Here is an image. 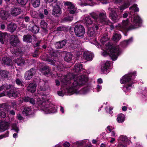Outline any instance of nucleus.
I'll return each mask as SVG.
<instances>
[{
    "label": "nucleus",
    "instance_id": "obj_35",
    "mask_svg": "<svg viewBox=\"0 0 147 147\" xmlns=\"http://www.w3.org/2000/svg\"><path fill=\"white\" fill-rule=\"evenodd\" d=\"M131 0H125L127 3H124L121 6L120 9H125L127 8L129 6V3L131 1Z\"/></svg>",
    "mask_w": 147,
    "mask_h": 147
},
{
    "label": "nucleus",
    "instance_id": "obj_29",
    "mask_svg": "<svg viewBox=\"0 0 147 147\" xmlns=\"http://www.w3.org/2000/svg\"><path fill=\"white\" fill-rule=\"evenodd\" d=\"M16 63L18 65L22 66L24 65L25 61L21 57L17 58L16 60Z\"/></svg>",
    "mask_w": 147,
    "mask_h": 147
},
{
    "label": "nucleus",
    "instance_id": "obj_30",
    "mask_svg": "<svg viewBox=\"0 0 147 147\" xmlns=\"http://www.w3.org/2000/svg\"><path fill=\"white\" fill-rule=\"evenodd\" d=\"M125 118V116L123 114H119L118 115L117 121L119 123H122L124 121Z\"/></svg>",
    "mask_w": 147,
    "mask_h": 147
},
{
    "label": "nucleus",
    "instance_id": "obj_11",
    "mask_svg": "<svg viewBox=\"0 0 147 147\" xmlns=\"http://www.w3.org/2000/svg\"><path fill=\"white\" fill-rule=\"evenodd\" d=\"M7 95L10 97H12L14 98H16L18 96V94L16 92L13 91L12 90H11L9 92L5 91L4 93L0 94V97Z\"/></svg>",
    "mask_w": 147,
    "mask_h": 147
},
{
    "label": "nucleus",
    "instance_id": "obj_2",
    "mask_svg": "<svg viewBox=\"0 0 147 147\" xmlns=\"http://www.w3.org/2000/svg\"><path fill=\"white\" fill-rule=\"evenodd\" d=\"M132 24L129 27V22L127 19L123 20L122 24H118L115 26L117 29L121 31L135 29L140 26L142 20L140 17L138 16H133L131 19Z\"/></svg>",
    "mask_w": 147,
    "mask_h": 147
},
{
    "label": "nucleus",
    "instance_id": "obj_7",
    "mask_svg": "<svg viewBox=\"0 0 147 147\" xmlns=\"http://www.w3.org/2000/svg\"><path fill=\"white\" fill-rule=\"evenodd\" d=\"M47 100V96L46 95H39L36 98V104L41 107L44 104L43 103H45Z\"/></svg>",
    "mask_w": 147,
    "mask_h": 147
},
{
    "label": "nucleus",
    "instance_id": "obj_46",
    "mask_svg": "<svg viewBox=\"0 0 147 147\" xmlns=\"http://www.w3.org/2000/svg\"><path fill=\"white\" fill-rule=\"evenodd\" d=\"M11 87V85H7L5 86H3L0 87V91H1L2 90L3 88L4 89L8 90Z\"/></svg>",
    "mask_w": 147,
    "mask_h": 147
},
{
    "label": "nucleus",
    "instance_id": "obj_19",
    "mask_svg": "<svg viewBox=\"0 0 147 147\" xmlns=\"http://www.w3.org/2000/svg\"><path fill=\"white\" fill-rule=\"evenodd\" d=\"M16 27V25L14 23L12 22L9 24L7 27L8 29L11 32H13L15 31Z\"/></svg>",
    "mask_w": 147,
    "mask_h": 147
},
{
    "label": "nucleus",
    "instance_id": "obj_38",
    "mask_svg": "<svg viewBox=\"0 0 147 147\" xmlns=\"http://www.w3.org/2000/svg\"><path fill=\"white\" fill-rule=\"evenodd\" d=\"M85 23L87 26H89L91 25L92 22L90 18L89 17H86L85 19Z\"/></svg>",
    "mask_w": 147,
    "mask_h": 147
},
{
    "label": "nucleus",
    "instance_id": "obj_27",
    "mask_svg": "<svg viewBox=\"0 0 147 147\" xmlns=\"http://www.w3.org/2000/svg\"><path fill=\"white\" fill-rule=\"evenodd\" d=\"M108 35L106 33L103 35L100 40V42L104 44L105 42L107 41L109 39V38L107 36Z\"/></svg>",
    "mask_w": 147,
    "mask_h": 147
},
{
    "label": "nucleus",
    "instance_id": "obj_10",
    "mask_svg": "<svg viewBox=\"0 0 147 147\" xmlns=\"http://www.w3.org/2000/svg\"><path fill=\"white\" fill-rule=\"evenodd\" d=\"M36 71L34 68H32L26 71L24 75V78L26 80H29L35 73Z\"/></svg>",
    "mask_w": 147,
    "mask_h": 147
},
{
    "label": "nucleus",
    "instance_id": "obj_4",
    "mask_svg": "<svg viewBox=\"0 0 147 147\" xmlns=\"http://www.w3.org/2000/svg\"><path fill=\"white\" fill-rule=\"evenodd\" d=\"M107 51H104L102 53V55L104 56L107 55L108 54L113 61L116 60L118 56L120 54V51L118 47H112L109 45L107 47Z\"/></svg>",
    "mask_w": 147,
    "mask_h": 147
},
{
    "label": "nucleus",
    "instance_id": "obj_24",
    "mask_svg": "<svg viewBox=\"0 0 147 147\" xmlns=\"http://www.w3.org/2000/svg\"><path fill=\"white\" fill-rule=\"evenodd\" d=\"M88 34L89 37L94 36L96 34V32L94 28L92 27L88 29Z\"/></svg>",
    "mask_w": 147,
    "mask_h": 147
},
{
    "label": "nucleus",
    "instance_id": "obj_56",
    "mask_svg": "<svg viewBox=\"0 0 147 147\" xmlns=\"http://www.w3.org/2000/svg\"><path fill=\"white\" fill-rule=\"evenodd\" d=\"M63 146L65 147H69L70 146V144L68 142H65L63 144Z\"/></svg>",
    "mask_w": 147,
    "mask_h": 147
},
{
    "label": "nucleus",
    "instance_id": "obj_55",
    "mask_svg": "<svg viewBox=\"0 0 147 147\" xmlns=\"http://www.w3.org/2000/svg\"><path fill=\"white\" fill-rule=\"evenodd\" d=\"M113 109V108L111 107H107L106 109V110L108 112H109L110 111H111Z\"/></svg>",
    "mask_w": 147,
    "mask_h": 147
},
{
    "label": "nucleus",
    "instance_id": "obj_59",
    "mask_svg": "<svg viewBox=\"0 0 147 147\" xmlns=\"http://www.w3.org/2000/svg\"><path fill=\"white\" fill-rule=\"evenodd\" d=\"M8 136V133H6L5 135H1L0 136V139H2L3 138L7 137Z\"/></svg>",
    "mask_w": 147,
    "mask_h": 147
},
{
    "label": "nucleus",
    "instance_id": "obj_58",
    "mask_svg": "<svg viewBox=\"0 0 147 147\" xmlns=\"http://www.w3.org/2000/svg\"><path fill=\"white\" fill-rule=\"evenodd\" d=\"M30 102L32 104H34L36 103L35 102V100L33 98H30Z\"/></svg>",
    "mask_w": 147,
    "mask_h": 147
},
{
    "label": "nucleus",
    "instance_id": "obj_37",
    "mask_svg": "<svg viewBox=\"0 0 147 147\" xmlns=\"http://www.w3.org/2000/svg\"><path fill=\"white\" fill-rule=\"evenodd\" d=\"M40 3V0H31V3L34 7L39 6Z\"/></svg>",
    "mask_w": 147,
    "mask_h": 147
},
{
    "label": "nucleus",
    "instance_id": "obj_5",
    "mask_svg": "<svg viewBox=\"0 0 147 147\" xmlns=\"http://www.w3.org/2000/svg\"><path fill=\"white\" fill-rule=\"evenodd\" d=\"M44 104L40 107L41 109L45 113L48 114L51 113H54L57 111V107L51 103L48 100Z\"/></svg>",
    "mask_w": 147,
    "mask_h": 147
},
{
    "label": "nucleus",
    "instance_id": "obj_14",
    "mask_svg": "<svg viewBox=\"0 0 147 147\" xmlns=\"http://www.w3.org/2000/svg\"><path fill=\"white\" fill-rule=\"evenodd\" d=\"M83 57L87 61H90L92 59L93 55L89 52L85 51L84 53Z\"/></svg>",
    "mask_w": 147,
    "mask_h": 147
},
{
    "label": "nucleus",
    "instance_id": "obj_13",
    "mask_svg": "<svg viewBox=\"0 0 147 147\" xmlns=\"http://www.w3.org/2000/svg\"><path fill=\"white\" fill-rule=\"evenodd\" d=\"M9 124L7 122L2 121L0 123V129L2 131H4L8 129Z\"/></svg>",
    "mask_w": 147,
    "mask_h": 147
},
{
    "label": "nucleus",
    "instance_id": "obj_51",
    "mask_svg": "<svg viewBox=\"0 0 147 147\" xmlns=\"http://www.w3.org/2000/svg\"><path fill=\"white\" fill-rule=\"evenodd\" d=\"M107 128L110 132H111L112 130L114 129V127L111 126H108L107 127Z\"/></svg>",
    "mask_w": 147,
    "mask_h": 147
},
{
    "label": "nucleus",
    "instance_id": "obj_34",
    "mask_svg": "<svg viewBox=\"0 0 147 147\" xmlns=\"http://www.w3.org/2000/svg\"><path fill=\"white\" fill-rule=\"evenodd\" d=\"M32 39V36L29 34L25 35L23 36V40L27 42H31Z\"/></svg>",
    "mask_w": 147,
    "mask_h": 147
},
{
    "label": "nucleus",
    "instance_id": "obj_32",
    "mask_svg": "<svg viewBox=\"0 0 147 147\" xmlns=\"http://www.w3.org/2000/svg\"><path fill=\"white\" fill-rule=\"evenodd\" d=\"M121 38V36L120 34L114 33L113 37V39L114 41L117 42Z\"/></svg>",
    "mask_w": 147,
    "mask_h": 147
},
{
    "label": "nucleus",
    "instance_id": "obj_41",
    "mask_svg": "<svg viewBox=\"0 0 147 147\" xmlns=\"http://www.w3.org/2000/svg\"><path fill=\"white\" fill-rule=\"evenodd\" d=\"M20 10H11V11L12 15L14 16L19 15L20 13Z\"/></svg>",
    "mask_w": 147,
    "mask_h": 147
},
{
    "label": "nucleus",
    "instance_id": "obj_63",
    "mask_svg": "<svg viewBox=\"0 0 147 147\" xmlns=\"http://www.w3.org/2000/svg\"><path fill=\"white\" fill-rule=\"evenodd\" d=\"M101 89V86L97 85V92H99Z\"/></svg>",
    "mask_w": 147,
    "mask_h": 147
},
{
    "label": "nucleus",
    "instance_id": "obj_62",
    "mask_svg": "<svg viewBox=\"0 0 147 147\" xmlns=\"http://www.w3.org/2000/svg\"><path fill=\"white\" fill-rule=\"evenodd\" d=\"M16 84L18 85H21L22 84L21 81L18 79L16 80Z\"/></svg>",
    "mask_w": 147,
    "mask_h": 147
},
{
    "label": "nucleus",
    "instance_id": "obj_8",
    "mask_svg": "<svg viewBox=\"0 0 147 147\" xmlns=\"http://www.w3.org/2000/svg\"><path fill=\"white\" fill-rule=\"evenodd\" d=\"M93 18L96 21L102 22L107 20V19L105 13H100L99 16L94 15L92 16Z\"/></svg>",
    "mask_w": 147,
    "mask_h": 147
},
{
    "label": "nucleus",
    "instance_id": "obj_9",
    "mask_svg": "<svg viewBox=\"0 0 147 147\" xmlns=\"http://www.w3.org/2000/svg\"><path fill=\"white\" fill-rule=\"evenodd\" d=\"M49 87L48 82L46 81L41 80L39 82L38 88L41 91H45Z\"/></svg>",
    "mask_w": 147,
    "mask_h": 147
},
{
    "label": "nucleus",
    "instance_id": "obj_40",
    "mask_svg": "<svg viewBox=\"0 0 147 147\" xmlns=\"http://www.w3.org/2000/svg\"><path fill=\"white\" fill-rule=\"evenodd\" d=\"M39 30V27L36 25H34L32 27L31 31L34 34H36L38 32Z\"/></svg>",
    "mask_w": 147,
    "mask_h": 147
},
{
    "label": "nucleus",
    "instance_id": "obj_6",
    "mask_svg": "<svg viewBox=\"0 0 147 147\" xmlns=\"http://www.w3.org/2000/svg\"><path fill=\"white\" fill-rule=\"evenodd\" d=\"M74 30L75 34L78 37L82 36L85 33L84 28L81 25L76 26L74 28Z\"/></svg>",
    "mask_w": 147,
    "mask_h": 147
},
{
    "label": "nucleus",
    "instance_id": "obj_50",
    "mask_svg": "<svg viewBox=\"0 0 147 147\" xmlns=\"http://www.w3.org/2000/svg\"><path fill=\"white\" fill-rule=\"evenodd\" d=\"M138 9L139 8L138 7V5L136 4H134L130 7L129 9Z\"/></svg>",
    "mask_w": 147,
    "mask_h": 147
},
{
    "label": "nucleus",
    "instance_id": "obj_52",
    "mask_svg": "<svg viewBox=\"0 0 147 147\" xmlns=\"http://www.w3.org/2000/svg\"><path fill=\"white\" fill-rule=\"evenodd\" d=\"M11 106L13 108H16L17 107V105L15 101H13L11 103Z\"/></svg>",
    "mask_w": 147,
    "mask_h": 147
},
{
    "label": "nucleus",
    "instance_id": "obj_64",
    "mask_svg": "<svg viewBox=\"0 0 147 147\" xmlns=\"http://www.w3.org/2000/svg\"><path fill=\"white\" fill-rule=\"evenodd\" d=\"M111 135L112 136H113V137H116V134L115 132L114 131H111Z\"/></svg>",
    "mask_w": 147,
    "mask_h": 147
},
{
    "label": "nucleus",
    "instance_id": "obj_31",
    "mask_svg": "<svg viewBox=\"0 0 147 147\" xmlns=\"http://www.w3.org/2000/svg\"><path fill=\"white\" fill-rule=\"evenodd\" d=\"M72 55L70 53H67L64 58V60L67 62L71 60L72 59Z\"/></svg>",
    "mask_w": 147,
    "mask_h": 147
},
{
    "label": "nucleus",
    "instance_id": "obj_25",
    "mask_svg": "<svg viewBox=\"0 0 147 147\" xmlns=\"http://www.w3.org/2000/svg\"><path fill=\"white\" fill-rule=\"evenodd\" d=\"M0 74L3 78H8L10 75L9 72L7 71L1 70L0 71Z\"/></svg>",
    "mask_w": 147,
    "mask_h": 147
},
{
    "label": "nucleus",
    "instance_id": "obj_47",
    "mask_svg": "<svg viewBox=\"0 0 147 147\" xmlns=\"http://www.w3.org/2000/svg\"><path fill=\"white\" fill-rule=\"evenodd\" d=\"M12 128H13L12 129L14 130L17 133L18 132L19 129L15 124L12 125Z\"/></svg>",
    "mask_w": 147,
    "mask_h": 147
},
{
    "label": "nucleus",
    "instance_id": "obj_23",
    "mask_svg": "<svg viewBox=\"0 0 147 147\" xmlns=\"http://www.w3.org/2000/svg\"><path fill=\"white\" fill-rule=\"evenodd\" d=\"M64 4L65 6H67L69 9H73L76 8H75V6L73 3H71L69 1H64Z\"/></svg>",
    "mask_w": 147,
    "mask_h": 147
},
{
    "label": "nucleus",
    "instance_id": "obj_26",
    "mask_svg": "<svg viewBox=\"0 0 147 147\" xmlns=\"http://www.w3.org/2000/svg\"><path fill=\"white\" fill-rule=\"evenodd\" d=\"M74 69L75 72H79L82 69V64L79 63L76 64L74 66Z\"/></svg>",
    "mask_w": 147,
    "mask_h": 147
},
{
    "label": "nucleus",
    "instance_id": "obj_43",
    "mask_svg": "<svg viewBox=\"0 0 147 147\" xmlns=\"http://www.w3.org/2000/svg\"><path fill=\"white\" fill-rule=\"evenodd\" d=\"M73 20V18L72 16H67L64 18L63 19V21L64 22H70Z\"/></svg>",
    "mask_w": 147,
    "mask_h": 147
},
{
    "label": "nucleus",
    "instance_id": "obj_53",
    "mask_svg": "<svg viewBox=\"0 0 147 147\" xmlns=\"http://www.w3.org/2000/svg\"><path fill=\"white\" fill-rule=\"evenodd\" d=\"M47 60L48 61L50 62V63L52 65H53L55 63V61L53 60L52 59H47Z\"/></svg>",
    "mask_w": 147,
    "mask_h": 147
},
{
    "label": "nucleus",
    "instance_id": "obj_45",
    "mask_svg": "<svg viewBox=\"0 0 147 147\" xmlns=\"http://www.w3.org/2000/svg\"><path fill=\"white\" fill-rule=\"evenodd\" d=\"M18 2L19 4L21 5H25L27 1V0H18Z\"/></svg>",
    "mask_w": 147,
    "mask_h": 147
},
{
    "label": "nucleus",
    "instance_id": "obj_22",
    "mask_svg": "<svg viewBox=\"0 0 147 147\" xmlns=\"http://www.w3.org/2000/svg\"><path fill=\"white\" fill-rule=\"evenodd\" d=\"M65 43L66 41L65 40L57 42L55 44V47L57 49H61L65 45Z\"/></svg>",
    "mask_w": 147,
    "mask_h": 147
},
{
    "label": "nucleus",
    "instance_id": "obj_17",
    "mask_svg": "<svg viewBox=\"0 0 147 147\" xmlns=\"http://www.w3.org/2000/svg\"><path fill=\"white\" fill-rule=\"evenodd\" d=\"M5 106L4 104H0V109L1 110H3L4 111H2L0 112V116L3 118H4L6 116V112L7 111H6Z\"/></svg>",
    "mask_w": 147,
    "mask_h": 147
},
{
    "label": "nucleus",
    "instance_id": "obj_15",
    "mask_svg": "<svg viewBox=\"0 0 147 147\" xmlns=\"http://www.w3.org/2000/svg\"><path fill=\"white\" fill-rule=\"evenodd\" d=\"M36 85L34 83L30 84L27 87V90L31 92H34L36 89Z\"/></svg>",
    "mask_w": 147,
    "mask_h": 147
},
{
    "label": "nucleus",
    "instance_id": "obj_1",
    "mask_svg": "<svg viewBox=\"0 0 147 147\" xmlns=\"http://www.w3.org/2000/svg\"><path fill=\"white\" fill-rule=\"evenodd\" d=\"M61 80L65 84L67 85L72 83L69 86V88H67L68 93L78 94L79 93L78 89L79 86L87 82L88 79L87 77H85L84 76L78 77L76 75L74 76L72 73H69L66 76H62Z\"/></svg>",
    "mask_w": 147,
    "mask_h": 147
},
{
    "label": "nucleus",
    "instance_id": "obj_12",
    "mask_svg": "<svg viewBox=\"0 0 147 147\" xmlns=\"http://www.w3.org/2000/svg\"><path fill=\"white\" fill-rule=\"evenodd\" d=\"M10 42L11 44L13 46H16L17 43L19 42V40L16 36L12 35L10 37Z\"/></svg>",
    "mask_w": 147,
    "mask_h": 147
},
{
    "label": "nucleus",
    "instance_id": "obj_20",
    "mask_svg": "<svg viewBox=\"0 0 147 147\" xmlns=\"http://www.w3.org/2000/svg\"><path fill=\"white\" fill-rule=\"evenodd\" d=\"M110 16L112 20L115 22H117L120 18V17H119L114 11L111 12Z\"/></svg>",
    "mask_w": 147,
    "mask_h": 147
},
{
    "label": "nucleus",
    "instance_id": "obj_44",
    "mask_svg": "<svg viewBox=\"0 0 147 147\" xmlns=\"http://www.w3.org/2000/svg\"><path fill=\"white\" fill-rule=\"evenodd\" d=\"M47 23L44 20H41L40 23V26L42 28L45 29L47 26Z\"/></svg>",
    "mask_w": 147,
    "mask_h": 147
},
{
    "label": "nucleus",
    "instance_id": "obj_54",
    "mask_svg": "<svg viewBox=\"0 0 147 147\" xmlns=\"http://www.w3.org/2000/svg\"><path fill=\"white\" fill-rule=\"evenodd\" d=\"M58 94L59 96H63L65 94L64 92H63L61 91H60L58 92Z\"/></svg>",
    "mask_w": 147,
    "mask_h": 147
},
{
    "label": "nucleus",
    "instance_id": "obj_48",
    "mask_svg": "<svg viewBox=\"0 0 147 147\" xmlns=\"http://www.w3.org/2000/svg\"><path fill=\"white\" fill-rule=\"evenodd\" d=\"M132 38H131L128 40H125L124 41V42H123V43L124 44H126L127 45L128 44L132 42Z\"/></svg>",
    "mask_w": 147,
    "mask_h": 147
},
{
    "label": "nucleus",
    "instance_id": "obj_60",
    "mask_svg": "<svg viewBox=\"0 0 147 147\" xmlns=\"http://www.w3.org/2000/svg\"><path fill=\"white\" fill-rule=\"evenodd\" d=\"M57 0H46V4L50 3L52 2H55Z\"/></svg>",
    "mask_w": 147,
    "mask_h": 147
},
{
    "label": "nucleus",
    "instance_id": "obj_18",
    "mask_svg": "<svg viewBox=\"0 0 147 147\" xmlns=\"http://www.w3.org/2000/svg\"><path fill=\"white\" fill-rule=\"evenodd\" d=\"M8 38V36L7 33H3L0 32V41L2 43H4V41H5Z\"/></svg>",
    "mask_w": 147,
    "mask_h": 147
},
{
    "label": "nucleus",
    "instance_id": "obj_21",
    "mask_svg": "<svg viewBox=\"0 0 147 147\" xmlns=\"http://www.w3.org/2000/svg\"><path fill=\"white\" fill-rule=\"evenodd\" d=\"M110 66V63L109 61H107L105 63H103L101 65V70L104 72L107 70Z\"/></svg>",
    "mask_w": 147,
    "mask_h": 147
},
{
    "label": "nucleus",
    "instance_id": "obj_61",
    "mask_svg": "<svg viewBox=\"0 0 147 147\" xmlns=\"http://www.w3.org/2000/svg\"><path fill=\"white\" fill-rule=\"evenodd\" d=\"M22 52H16L15 55L17 56H19L21 57L22 56Z\"/></svg>",
    "mask_w": 147,
    "mask_h": 147
},
{
    "label": "nucleus",
    "instance_id": "obj_42",
    "mask_svg": "<svg viewBox=\"0 0 147 147\" xmlns=\"http://www.w3.org/2000/svg\"><path fill=\"white\" fill-rule=\"evenodd\" d=\"M127 140V139L126 136H121L119 138V142L122 141L124 142Z\"/></svg>",
    "mask_w": 147,
    "mask_h": 147
},
{
    "label": "nucleus",
    "instance_id": "obj_36",
    "mask_svg": "<svg viewBox=\"0 0 147 147\" xmlns=\"http://www.w3.org/2000/svg\"><path fill=\"white\" fill-rule=\"evenodd\" d=\"M41 72L44 74L46 75L49 74L50 72L49 67H45L41 69Z\"/></svg>",
    "mask_w": 147,
    "mask_h": 147
},
{
    "label": "nucleus",
    "instance_id": "obj_16",
    "mask_svg": "<svg viewBox=\"0 0 147 147\" xmlns=\"http://www.w3.org/2000/svg\"><path fill=\"white\" fill-rule=\"evenodd\" d=\"M0 14L1 18L3 20L6 19L9 16L8 11H6V10H2L1 11Z\"/></svg>",
    "mask_w": 147,
    "mask_h": 147
},
{
    "label": "nucleus",
    "instance_id": "obj_33",
    "mask_svg": "<svg viewBox=\"0 0 147 147\" xmlns=\"http://www.w3.org/2000/svg\"><path fill=\"white\" fill-rule=\"evenodd\" d=\"M31 110L30 107H26L23 111V113L27 115L31 113Z\"/></svg>",
    "mask_w": 147,
    "mask_h": 147
},
{
    "label": "nucleus",
    "instance_id": "obj_28",
    "mask_svg": "<svg viewBox=\"0 0 147 147\" xmlns=\"http://www.w3.org/2000/svg\"><path fill=\"white\" fill-rule=\"evenodd\" d=\"M3 63L5 64L10 65L11 63V60L9 58L7 57H3L2 58Z\"/></svg>",
    "mask_w": 147,
    "mask_h": 147
},
{
    "label": "nucleus",
    "instance_id": "obj_49",
    "mask_svg": "<svg viewBox=\"0 0 147 147\" xmlns=\"http://www.w3.org/2000/svg\"><path fill=\"white\" fill-rule=\"evenodd\" d=\"M85 143V140H83L81 141H78L76 142V144L78 146L82 145V144Z\"/></svg>",
    "mask_w": 147,
    "mask_h": 147
},
{
    "label": "nucleus",
    "instance_id": "obj_57",
    "mask_svg": "<svg viewBox=\"0 0 147 147\" xmlns=\"http://www.w3.org/2000/svg\"><path fill=\"white\" fill-rule=\"evenodd\" d=\"M70 14H76L78 13V12L76 10H70L69 11Z\"/></svg>",
    "mask_w": 147,
    "mask_h": 147
},
{
    "label": "nucleus",
    "instance_id": "obj_39",
    "mask_svg": "<svg viewBox=\"0 0 147 147\" xmlns=\"http://www.w3.org/2000/svg\"><path fill=\"white\" fill-rule=\"evenodd\" d=\"M61 13V10H53L52 13L55 16L58 17L60 15Z\"/></svg>",
    "mask_w": 147,
    "mask_h": 147
},
{
    "label": "nucleus",
    "instance_id": "obj_3",
    "mask_svg": "<svg viewBox=\"0 0 147 147\" xmlns=\"http://www.w3.org/2000/svg\"><path fill=\"white\" fill-rule=\"evenodd\" d=\"M136 72L134 73L129 74L125 75L123 76L122 79L120 80V82L122 84L125 83L123 87V90L126 92H127L132 87L133 79L131 78L132 76H135Z\"/></svg>",
    "mask_w": 147,
    "mask_h": 147
}]
</instances>
